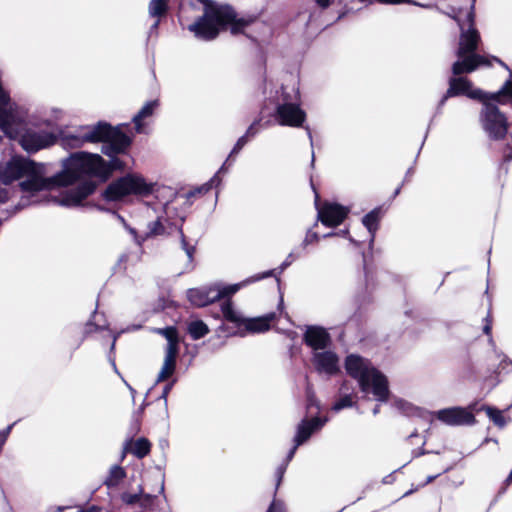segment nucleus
Here are the masks:
<instances>
[{"mask_svg": "<svg viewBox=\"0 0 512 512\" xmlns=\"http://www.w3.org/2000/svg\"><path fill=\"white\" fill-rule=\"evenodd\" d=\"M108 169L99 154L75 152L63 161V170L49 176L50 189L54 186H72L64 189L53 201L65 207H77L96 188L93 178L107 180Z\"/></svg>", "mask_w": 512, "mask_h": 512, "instance_id": "nucleus-1", "label": "nucleus"}, {"mask_svg": "<svg viewBox=\"0 0 512 512\" xmlns=\"http://www.w3.org/2000/svg\"><path fill=\"white\" fill-rule=\"evenodd\" d=\"M48 173L46 164L36 163L23 157H13L6 163L0 164V181L3 184L8 185L15 180L25 178L19 186L23 192L29 193L32 199L23 197L19 203L21 207L37 202L34 199L35 192L50 189Z\"/></svg>", "mask_w": 512, "mask_h": 512, "instance_id": "nucleus-2", "label": "nucleus"}, {"mask_svg": "<svg viewBox=\"0 0 512 512\" xmlns=\"http://www.w3.org/2000/svg\"><path fill=\"white\" fill-rule=\"evenodd\" d=\"M205 6V12L195 23L189 26V30L195 33V36L210 41L215 39L220 29L231 25V33L238 34L245 27L250 25L252 18H237L235 10L229 5H218L212 0H198Z\"/></svg>", "mask_w": 512, "mask_h": 512, "instance_id": "nucleus-3", "label": "nucleus"}, {"mask_svg": "<svg viewBox=\"0 0 512 512\" xmlns=\"http://www.w3.org/2000/svg\"><path fill=\"white\" fill-rule=\"evenodd\" d=\"M56 136L65 149L80 148L85 143L103 142L102 153L105 155H111L127 145V140L123 136L111 132V125L106 122L83 125L74 130H60Z\"/></svg>", "mask_w": 512, "mask_h": 512, "instance_id": "nucleus-4", "label": "nucleus"}, {"mask_svg": "<svg viewBox=\"0 0 512 512\" xmlns=\"http://www.w3.org/2000/svg\"><path fill=\"white\" fill-rule=\"evenodd\" d=\"M475 1L472 0L470 11L467 14V27L457 16L453 19L457 22L460 29V37L456 56L458 60L452 65V73L455 76L467 74L475 71L481 65H490L483 56L476 53L481 42L479 31L475 27Z\"/></svg>", "mask_w": 512, "mask_h": 512, "instance_id": "nucleus-5", "label": "nucleus"}, {"mask_svg": "<svg viewBox=\"0 0 512 512\" xmlns=\"http://www.w3.org/2000/svg\"><path fill=\"white\" fill-rule=\"evenodd\" d=\"M345 369L352 378L358 381L363 393H371L378 402L388 400V380L368 359L351 354L346 357Z\"/></svg>", "mask_w": 512, "mask_h": 512, "instance_id": "nucleus-6", "label": "nucleus"}, {"mask_svg": "<svg viewBox=\"0 0 512 512\" xmlns=\"http://www.w3.org/2000/svg\"><path fill=\"white\" fill-rule=\"evenodd\" d=\"M272 274H273V270H269L262 274H257L255 276L247 278L242 282L224 286V287L211 286V287H205V288L189 289L187 292V297H188V300L191 302V304H193L197 307H204V306H207L221 298L232 296L233 294L238 292L242 287H244L250 283L259 281L261 279L270 277Z\"/></svg>", "mask_w": 512, "mask_h": 512, "instance_id": "nucleus-7", "label": "nucleus"}, {"mask_svg": "<svg viewBox=\"0 0 512 512\" xmlns=\"http://www.w3.org/2000/svg\"><path fill=\"white\" fill-rule=\"evenodd\" d=\"M8 111H11L13 117L15 118L16 123H13L10 118L11 127H13L15 131L14 136L8 135L5 131H2L7 137L10 139L19 138V142L24 150L27 152H37L41 149L47 148L57 142V136L54 133L47 131H34L27 130L24 133L23 131V117L18 115L13 108L12 103L10 107H8Z\"/></svg>", "mask_w": 512, "mask_h": 512, "instance_id": "nucleus-8", "label": "nucleus"}, {"mask_svg": "<svg viewBox=\"0 0 512 512\" xmlns=\"http://www.w3.org/2000/svg\"><path fill=\"white\" fill-rule=\"evenodd\" d=\"M276 120L282 126L301 127L306 119V113L300 108L299 94L292 88L287 91L281 88L275 113Z\"/></svg>", "mask_w": 512, "mask_h": 512, "instance_id": "nucleus-9", "label": "nucleus"}, {"mask_svg": "<svg viewBox=\"0 0 512 512\" xmlns=\"http://www.w3.org/2000/svg\"><path fill=\"white\" fill-rule=\"evenodd\" d=\"M153 193V183L137 174H128L112 182L106 188L103 196L108 201L121 200L127 195L148 196Z\"/></svg>", "mask_w": 512, "mask_h": 512, "instance_id": "nucleus-10", "label": "nucleus"}, {"mask_svg": "<svg viewBox=\"0 0 512 512\" xmlns=\"http://www.w3.org/2000/svg\"><path fill=\"white\" fill-rule=\"evenodd\" d=\"M482 103L479 122L483 131L490 140H503L509 128L507 117L500 111L497 105L488 102V100H484Z\"/></svg>", "mask_w": 512, "mask_h": 512, "instance_id": "nucleus-11", "label": "nucleus"}, {"mask_svg": "<svg viewBox=\"0 0 512 512\" xmlns=\"http://www.w3.org/2000/svg\"><path fill=\"white\" fill-rule=\"evenodd\" d=\"M315 206L317 217L321 223L327 227H336L340 225L349 213V209L337 203L325 202L319 205V195L315 192Z\"/></svg>", "mask_w": 512, "mask_h": 512, "instance_id": "nucleus-12", "label": "nucleus"}, {"mask_svg": "<svg viewBox=\"0 0 512 512\" xmlns=\"http://www.w3.org/2000/svg\"><path fill=\"white\" fill-rule=\"evenodd\" d=\"M312 363L319 374L333 376L340 371L339 358L336 353L330 350L313 352Z\"/></svg>", "mask_w": 512, "mask_h": 512, "instance_id": "nucleus-13", "label": "nucleus"}, {"mask_svg": "<svg viewBox=\"0 0 512 512\" xmlns=\"http://www.w3.org/2000/svg\"><path fill=\"white\" fill-rule=\"evenodd\" d=\"M437 418L451 426L472 425L475 423L474 415L466 408L452 407L437 412Z\"/></svg>", "mask_w": 512, "mask_h": 512, "instance_id": "nucleus-14", "label": "nucleus"}, {"mask_svg": "<svg viewBox=\"0 0 512 512\" xmlns=\"http://www.w3.org/2000/svg\"><path fill=\"white\" fill-rule=\"evenodd\" d=\"M248 142V139H247V135H243L241 136L236 144L234 145L230 155L228 158L232 157L233 155L235 154H238L241 149L246 145V143ZM229 161V159H227L225 161V163L219 168V170L217 171V173L210 179L209 182L205 183L204 185H202L201 187H198L196 188L195 190H192L190 191L187 196L188 197H192V196H195L197 194H205L206 192H208L212 187H216L218 186L220 183H221V179L219 177V174L221 173H225L227 168H226V164L227 162Z\"/></svg>", "mask_w": 512, "mask_h": 512, "instance_id": "nucleus-15", "label": "nucleus"}, {"mask_svg": "<svg viewBox=\"0 0 512 512\" xmlns=\"http://www.w3.org/2000/svg\"><path fill=\"white\" fill-rule=\"evenodd\" d=\"M304 342L307 346L313 349V352L325 350L331 338L329 333L322 327L309 326L304 333Z\"/></svg>", "mask_w": 512, "mask_h": 512, "instance_id": "nucleus-16", "label": "nucleus"}, {"mask_svg": "<svg viewBox=\"0 0 512 512\" xmlns=\"http://www.w3.org/2000/svg\"><path fill=\"white\" fill-rule=\"evenodd\" d=\"M325 423L326 419H321L318 417L303 419L297 426L294 442H297V445H302L310 438L313 432L322 428Z\"/></svg>", "mask_w": 512, "mask_h": 512, "instance_id": "nucleus-17", "label": "nucleus"}, {"mask_svg": "<svg viewBox=\"0 0 512 512\" xmlns=\"http://www.w3.org/2000/svg\"><path fill=\"white\" fill-rule=\"evenodd\" d=\"M275 317V313L272 312L262 317L245 319L241 329L235 334L245 336L247 332L260 333L267 331L270 327V323L275 319Z\"/></svg>", "mask_w": 512, "mask_h": 512, "instance_id": "nucleus-18", "label": "nucleus"}, {"mask_svg": "<svg viewBox=\"0 0 512 512\" xmlns=\"http://www.w3.org/2000/svg\"><path fill=\"white\" fill-rule=\"evenodd\" d=\"M111 132L123 136L127 140V145H125V147H123L121 150L115 151L111 155H107L110 158L109 162L105 161V166L108 169L107 178L110 176V174L114 170H123L125 168L124 162L122 160H120L119 158H117L116 156L120 153H124L131 144V139L126 134H124L120 129L113 128L111 126Z\"/></svg>", "mask_w": 512, "mask_h": 512, "instance_id": "nucleus-19", "label": "nucleus"}, {"mask_svg": "<svg viewBox=\"0 0 512 512\" xmlns=\"http://www.w3.org/2000/svg\"><path fill=\"white\" fill-rule=\"evenodd\" d=\"M178 353L179 351H173V349L165 351L164 362L157 376V383L165 381L173 375L176 368V359L178 357Z\"/></svg>", "mask_w": 512, "mask_h": 512, "instance_id": "nucleus-20", "label": "nucleus"}, {"mask_svg": "<svg viewBox=\"0 0 512 512\" xmlns=\"http://www.w3.org/2000/svg\"><path fill=\"white\" fill-rule=\"evenodd\" d=\"M159 106L158 100H151L148 101L141 109L140 111L134 115L132 121L135 125V130L137 133H143L144 132V124L143 120L147 117H150L153 115L154 110Z\"/></svg>", "mask_w": 512, "mask_h": 512, "instance_id": "nucleus-21", "label": "nucleus"}, {"mask_svg": "<svg viewBox=\"0 0 512 512\" xmlns=\"http://www.w3.org/2000/svg\"><path fill=\"white\" fill-rule=\"evenodd\" d=\"M381 217H382L381 208H375L372 211H370L369 213H367L362 219L363 225L366 227V229L368 230V232L370 234V245H372L374 242V238L376 235V231L378 230L379 221H380Z\"/></svg>", "mask_w": 512, "mask_h": 512, "instance_id": "nucleus-22", "label": "nucleus"}, {"mask_svg": "<svg viewBox=\"0 0 512 512\" xmlns=\"http://www.w3.org/2000/svg\"><path fill=\"white\" fill-rule=\"evenodd\" d=\"M155 332L166 338L167 345L165 351H169L170 349H173V351H179L180 339L176 327L168 326L165 328H156Z\"/></svg>", "mask_w": 512, "mask_h": 512, "instance_id": "nucleus-23", "label": "nucleus"}, {"mask_svg": "<svg viewBox=\"0 0 512 512\" xmlns=\"http://www.w3.org/2000/svg\"><path fill=\"white\" fill-rule=\"evenodd\" d=\"M221 312L226 321L234 323L238 327V330L241 329L245 318L241 315L240 312L234 309L230 300L222 303Z\"/></svg>", "mask_w": 512, "mask_h": 512, "instance_id": "nucleus-24", "label": "nucleus"}, {"mask_svg": "<svg viewBox=\"0 0 512 512\" xmlns=\"http://www.w3.org/2000/svg\"><path fill=\"white\" fill-rule=\"evenodd\" d=\"M348 388L344 382L340 388L341 397L333 404L332 409L336 412L354 405V394L347 393Z\"/></svg>", "mask_w": 512, "mask_h": 512, "instance_id": "nucleus-25", "label": "nucleus"}, {"mask_svg": "<svg viewBox=\"0 0 512 512\" xmlns=\"http://www.w3.org/2000/svg\"><path fill=\"white\" fill-rule=\"evenodd\" d=\"M208 326L202 320H193L187 326V332L193 340H199L209 333Z\"/></svg>", "mask_w": 512, "mask_h": 512, "instance_id": "nucleus-26", "label": "nucleus"}, {"mask_svg": "<svg viewBox=\"0 0 512 512\" xmlns=\"http://www.w3.org/2000/svg\"><path fill=\"white\" fill-rule=\"evenodd\" d=\"M126 477V472L123 467L114 465L110 468L109 474L106 477L104 484L108 488L116 487Z\"/></svg>", "mask_w": 512, "mask_h": 512, "instance_id": "nucleus-27", "label": "nucleus"}, {"mask_svg": "<svg viewBox=\"0 0 512 512\" xmlns=\"http://www.w3.org/2000/svg\"><path fill=\"white\" fill-rule=\"evenodd\" d=\"M151 444L146 438H138L132 445L131 453L139 459L149 454Z\"/></svg>", "mask_w": 512, "mask_h": 512, "instance_id": "nucleus-28", "label": "nucleus"}, {"mask_svg": "<svg viewBox=\"0 0 512 512\" xmlns=\"http://www.w3.org/2000/svg\"><path fill=\"white\" fill-rule=\"evenodd\" d=\"M481 410H484L486 412L487 416L490 418L491 421H493L495 425L503 427L506 424L505 418L499 409L483 405L481 407Z\"/></svg>", "mask_w": 512, "mask_h": 512, "instance_id": "nucleus-29", "label": "nucleus"}, {"mask_svg": "<svg viewBox=\"0 0 512 512\" xmlns=\"http://www.w3.org/2000/svg\"><path fill=\"white\" fill-rule=\"evenodd\" d=\"M167 5L164 0H152L149 4V14L151 17H160L165 14Z\"/></svg>", "mask_w": 512, "mask_h": 512, "instance_id": "nucleus-30", "label": "nucleus"}, {"mask_svg": "<svg viewBox=\"0 0 512 512\" xmlns=\"http://www.w3.org/2000/svg\"><path fill=\"white\" fill-rule=\"evenodd\" d=\"M142 493H143V487L141 485H139L138 491L136 493H128V492L122 493L121 500L126 505H130V506L135 505V504L139 505V500H140V496L142 495Z\"/></svg>", "mask_w": 512, "mask_h": 512, "instance_id": "nucleus-31", "label": "nucleus"}, {"mask_svg": "<svg viewBox=\"0 0 512 512\" xmlns=\"http://www.w3.org/2000/svg\"><path fill=\"white\" fill-rule=\"evenodd\" d=\"M177 230H178V232L180 234V238H181V247L185 251L189 261H192L194 253H195V247L193 245L188 244L181 226L178 227Z\"/></svg>", "mask_w": 512, "mask_h": 512, "instance_id": "nucleus-32", "label": "nucleus"}, {"mask_svg": "<svg viewBox=\"0 0 512 512\" xmlns=\"http://www.w3.org/2000/svg\"><path fill=\"white\" fill-rule=\"evenodd\" d=\"M149 228V235L157 236V235H164L166 233L165 226L161 220H156L153 222H150L148 225Z\"/></svg>", "mask_w": 512, "mask_h": 512, "instance_id": "nucleus-33", "label": "nucleus"}, {"mask_svg": "<svg viewBox=\"0 0 512 512\" xmlns=\"http://www.w3.org/2000/svg\"><path fill=\"white\" fill-rule=\"evenodd\" d=\"M302 255L300 248L293 249L282 262L280 268L283 271L287 267H289L296 259L300 258Z\"/></svg>", "mask_w": 512, "mask_h": 512, "instance_id": "nucleus-34", "label": "nucleus"}, {"mask_svg": "<svg viewBox=\"0 0 512 512\" xmlns=\"http://www.w3.org/2000/svg\"><path fill=\"white\" fill-rule=\"evenodd\" d=\"M156 496L148 493H142L139 500V506L144 509H151L154 504Z\"/></svg>", "mask_w": 512, "mask_h": 512, "instance_id": "nucleus-35", "label": "nucleus"}, {"mask_svg": "<svg viewBox=\"0 0 512 512\" xmlns=\"http://www.w3.org/2000/svg\"><path fill=\"white\" fill-rule=\"evenodd\" d=\"M319 238L320 237L318 233L312 230H308L301 244L300 250H304L310 244L317 243L319 241Z\"/></svg>", "mask_w": 512, "mask_h": 512, "instance_id": "nucleus-36", "label": "nucleus"}, {"mask_svg": "<svg viewBox=\"0 0 512 512\" xmlns=\"http://www.w3.org/2000/svg\"><path fill=\"white\" fill-rule=\"evenodd\" d=\"M266 512H286V506L282 500L274 498Z\"/></svg>", "mask_w": 512, "mask_h": 512, "instance_id": "nucleus-37", "label": "nucleus"}, {"mask_svg": "<svg viewBox=\"0 0 512 512\" xmlns=\"http://www.w3.org/2000/svg\"><path fill=\"white\" fill-rule=\"evenodd\" d=\"M261 127V120H256L248 127L244 135H247V139L249 140L250 138L255 137L259 133Z\"/></svg>", "mask_w": 512, "mask_h": 512, "instance_id": "nucleus-38", "label": "nucleus"}, {"mask_svg": "<svg viewBox=\"0 0 512 512\" xmlns=\"http://www.w3.org/2000/svg\"><path fill=\"white\" fill-rule=\"evenodd\" d=\"M286 467H287V464H282L281 466H279L276 470V476H277V483H276V488H275V491H277L280 483H281V480L283 478V475L285 473V470H286ZM276 494V492H274V495Z\"/></svg>", "mask_w": 512, "mask_h": 512, "instance_id": "nucleus-39", "label": "nucleus"}, {"mask_svg": "<svg viewBox=\"0 0 512 512\" xmlns=\"http://www.w3.org/2000/svg\"><path fill=\"white\" fill-rule=\"evenodd\" d=\"M300 445H297V442H294V446L290 449V451L288 452V455L286 457V460L284 462V464H287L292 460V458L294 457V454L297 450V448L299 447Z\"/></svg>", "mask_w": 512, "mask_h": 512, "instance_id": "nucleus-40", "label": "nucleus"}, {"mask_svg": "<svg viewBox=\"0 0 512 512\" xmlns=\"http://www.w3.org/2000/svg\"><path fill=\"white\" fill-rule=\"evenodd\" d=\"M173 384H174V382H171L164 386V389H163V392H162V395L160 398L164 399L165 401L167 400L168 394L171 391Z\"/></svg>", "mask_w": 512, "mask_h": 512, "instance_id": "nucleus-41", "label": "nucleus"}, {"mask_svg": "<svg viewBox=\"0 0 512 512\" xmlns=\"http://www.w3.org/2000/svg\"><path fill=\"white\" fill-rule=\"evenodd\" d=\"M307 408H311L315 404V398L312 392L310 391V388H307Z\"/></svg>", "mask_w": 512, "mask_h": 512, "instance_id": "nucleus-42", "label": "nucleus"}, {"mask_svg": "<svg viewBox=\"0 0 512 512\" xmlns=\"http://www.w3.org/2000/svg\"><path fill=\"white\" fill-rule=\"evenodd\" d=\"M333 1L334 0H315L316 4L322 9L328 8L333 3Z\"/></svg>", "mask_w": 512, "mask_h": 512, "instance_id": "nucleus-43", "label": "nucleus"}, {"mask_svg": "<svg viewBox=\"0 0 512 512\" xmlns=\"http://www.w3.org/2000/svg\"><path fill=\"white\" fill-rule=\"evenodd\" d=\"M462 12V9H455L452 8L450 12H446L445 14L453 19V16H457L459 20L460 19V13Z\"/></svg>", "mask_w": 512, "mask_h": 512, "instance_id": "nucleus-44", "label": "nucleus"}, {"mask_svg": "<svg viewBox=\"0 0 512 512\" xmlns=\"http://www.w3.org/2000/svg\"><path fill=\"white\" fill-rule=\"evenodd\" d=\"M9 200L8 191L6 189H0V202L5 203Z\"/></svg>", "mask_w": 512, "mask_h": 512, "instance_id": "nucleus-45", "label": "nucleus"}, {"mask_svg": "<svg viewBox=\"0 0 512 512\" xmlns=\"http://www.w3.org/2000/svg\"><path fill=\"white\" fill-rule=\"evenodd\" d=\"M78 512H100V508L98 506L93 505L86 509H81Z\"/></svg>", "mask_w": 512, "mask_h": 512, "instance_id": "nucleus-46", "label": "nucleus"}, {"mask_svg": "<svg viewBox=\"0 0 512 512\" xmlns=\"http://www.w3.org/2000/svg\"><path fill=\"white\" fill-rule=\"evenodd\" d=\"M159 23L160 21L159 20H156L150 27V34H152L153 32H157L158 30V26H159Z\"/></svg>", "mask_w": 512, "mask_h": 512, "instance_id": "nucleus-47", "label": "nucleus"}, {"mask_svg": "<svg viewBox=\"0 0 512 512\" xmlns=\"http://www.w3.org/2000/svg\"><path fill=\"white\" fill-rule=\"evenodd\" d=\"M128 231L135 237V240L136 242L140 245L141 244V240H139L137 238V232L135 229L131 228V227H127Z\"/></svg>", "mask_w": 512, "mask_h": 512, "instance_id": "nucleus-48", "label": "nucleus"}, {"mask_svg": "<svg viewBox=\"0 0 512 512\" xmlns=\"http://www.w3.org/2000/svg\"><path fill=\"white\" fill-rule=\"evenodd\" d=\"M305 130H306V132H307L308 138H309L310 143H311V146H312V145H313L312 132H311V130H310V128H309L308 126H307V127H305Z\"/></svg>", "mask_w": 512, "mask_h": 512, "instance_id": "nucleus-49", "label": "nucleus"}, {"mask_svg": "<svg viewBox=\"0 0 512 512\" xmlns=\"http://www.w3.org/2000/svg\"><path fill=\"white\" fill-rule=\"evenodd\" d=\"M492 59H493L495 62L499 63V64H500L501 66H503L504 68L508 69V66H507V65H506V64H505L501 59H499V58H497V57H495V56H493V57H492Z\"/></svg>", "mask_w": 512, "mask_h": 512, "instance_id": "nucleus-50", "label": "nucleus"}, {"mask_svg": "<svg viewBox=\"0 0 512 512\" xmlns=\"http://www.w3.org/2000/svg\"><path fill=\"white\" fill-rule=\"evenodd\" d=\"M483 331H484V333H485V334H487V335H488V334H490V332H491V326H490V324H486V325L484 326V328H483Z\"/></svg>", "mask_w": 512, "mask_h": 512, "instance_id": "nucleus-51", "label": "nucleus"}, {"mask_svg": "<svg viewBox=\"0 0 512 512\" xmlns=\"http://www.w3.org/2000/svg\"><path fill=\"white\" fill-rule=\"evenodd\" d=\"M339 235L343 236V237H348L349 235V230L348 229H344L342 230Z\"/></svg>", "mask_w": 512, "mask_h": 512, "instance_id": "nucleus-52", "label": "nucleus"}, {"mask_svg": "<svg viewBox=\"0 0 512 512\" xmlns=\"http://www.w3.org/2000/svg\"><path fill=\"white\" fill-rule=\"evenodd\" d=\"M506 483L511 484L512 483V471L509 473L508 477L506 478Z\"/></svg>", "mask_w": 512, "mask_h": 512, "instance_id": "nucleus-53", "label": "nucleus"}, {"mask_svg": "<svg viewBox=\"0 0 512 512\" xmlns=\"http://www.w3.org/2000/svg\"><path fill=\"white\" fill-rule=\"evenodd\" d=\"M139 428H140L139 420H138V419H136V421H135V427H134L135 432H138V431H139Z\"/></svg>", "mask_w": 512, "mask_h": 512, "instance_id": "nucleus-54", "label": "nucleus"}, {"mask_svg": "<svg viewBox=\"0 0 512 512\" xmlns=\"http://www.w3.org/2000/svg\"><path fill=\"white\" fill-rule=\"evenodd\" d=\"M117 337H118V335H114V337H113V342H112V345H111V350H113L114 347H115V342L117 340Z\"/></svg>", "mask_w": 512, "mask_h": 512, "instance_id": "nucleus-55", "label": "nucleus"}, {"mask_svg": "<svg viewBox=\"0 0 512 512\" xmlns=\"http://www.w3.org/2000/svg\"><path fill=\"white\" fill-rule=\"evenodd\" d=\"M380 409H379V406L377 405L374 409H373V414L374 415H377L379 413Z\"/></svg>", "mask_w": 512, "mask_h": 512, "instance_id": "nucleus-56", "label": "nucleus"}, {"mask_svg": "<svg viewBox=\"0 0 512 512\" xmlns=\"http://www.w3.org/2000/svg\"><path fill=\"white\" fill-rule=\"evenodd\" d=\"M412 173H413V170H412V168H410V169L407 171V174H406V178H405V179H407V178H408V176L412 175Z\"/></svg>", "mask_w": 512, "mask_h": 512, "instance_id": "nucleus-57", "label": "nucleus"}, {"mask_svg": "<svg viewBox=\"0 0 512 512\" xmlns=\"http://www.w3.org/2000/svg\"><path fill=\"white\" fill-rule=\"evenodd\" d=\"M334 235H336V233H327V234H325L323 237H324V238H328V237H332V236H334Z\"/></svg>", "mask_w": 512, "mask_h": 512, "instance_id": "nucleus-58", "label": "nucleus"}, {"mask_svg": "<svg viewBox=\"0 0 512 512\" xmlns=\"http://www.w3.org/2000/svg\"><path fill=\"white\" fill-rule=\"evenodd\" d=\"M348 238H349V241H350L351 243H354L355 245H358V242H357V241H355L352 237H348Z\"/></svg>", "mask_w": 512, "mask_h": 512, "instance_id": "nucleus-59", "label": "nucleus"}, {"mask_svg": "<svg viewBox=\"0 0 512 512\" xmlns=\"http://www.w3.org/2000/svg\"><path fill=\"white\" fill-rule=\"evenodd\" d=\"M105 325L96 324V329H104Z\"/></svg>", "mask_w": 512, "mask_h": 512, "instance_id": "nucleus-60", "label": "nucleus"}, {"mask_svg": "<svg viewBox=\"0 0 512 512\" xmlns=\"http://www.w3.org/2000/svg\"><path fill=\"white\" fill-rule=\"evenodd\" d=\"M160 492H161V493H163V492H164V482H163V481L161 482Z\"/></svg>", "mask_w": 512, "mask_h": 512, "instance_id": "nucleus-61", "label": "nucleus"}, {"mask_svg": "<svg viewBox=\"0 0 512 512\" xmlns=\"http://www.w3.org/2000/svg\"><path fill=\"white\" fill-rule=\"evenodd\" d=\"M110 361H111V363H112V366H113L114 370L116 371V370H117V368H116L115 361H114V360H111V359H110Z\"/></svg>", "mask_w": 512, "mask_h": 512, "instance_id": "nucleus-62", "label": "nucleus"}, {"mask_svg": "<svg viewBox=\"0 0 512 512\" xmlns=\"http://www.w3.org/2000/svg\"><path fill=\"white\" fill-rule=\"evenodd\" d=\"M400 193V187H398L395 192H394V196L398 195Z\"/></svg>", "mask_w": 512, "mask_h": 512, "instance_id": "nucleus-63", "label": "nucleus"}, {"mask_svg": "<svg viewBox=\"0 0 512 512\" xmlns=\"http://www.w3.org/2000/svg\"><path fill=\"white\" fill-rule=\"evenodd\" d=\"M504 363H505V364H509V363H510V361H508V359H504V360L502 361L501 365H502V364H504Z\"/></svg>", "mask_w": 512, "mask_h": 512, "instance_id": "nucleus-64", "label": "nucleus"}]
</instances>
